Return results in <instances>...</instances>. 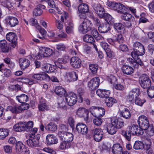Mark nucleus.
<instances>
[{"label": "nucleus", "mask_w": 154, "mask_h": 154, "mask_svg": "<svg viewBox=\"0 0 154 154\" xmlns=\"http://www.w3.org/2000/svg\"><path fill=\"white\" fill-rule=\"evenodd\" d=\"M134 51L131 52V55L132 57L137 58V57L143 55L145 53V49L143 45L138 42L134 43Z\"/></svg>", "instance_id": "1"}, {"label": "nucleus", "mask_w": 154, "mask_h": 154, "mask_svg": "<svg viewBox=\"0 0 154 154\" xmlns=\"http://www.w3.org/2000/svg\"><path fill=\"white\" fill-rule=\"evenodd\" d=\"M20 106L15 105L12 106H8L6 110L7 111H10L12 113H20L23 110L28 109L29 107V105L27 103H23Z\"/></svg>", "instance_id": "2"}, {"label": "nucleus", "mask_w": 154, "mask_h": 154, "mask_svg": "<svg viewBox=\"0 0 154 154\" xmlns=\"http://www.w3.org/2000/svg\"><path fill=\"white\" fill-rule=\"evenodd\" d=\"M92 24L91 21L87 18H85L83 23L79 26V30L82 33H85L91 29Z\"/></svg>", "instance_id": "3"}, {"label": "nucleus", "mask_w": 154, "mask_h": 154, "mask_svg": "<svg viewBox=\"0 0 154 154\" xmlns=\"http://www.w3.org/2000/svg\"><path fill=\"white\" fill-rule=\"evenodd\" d=\"M140 86L144 89H148L150 87L151 82L148 76L145 74L142 75L139 79Z\"/></svg>", "instance_id": "4"}, {"label": "nucleus", "mask_w": 154, "mask_h": 154, "mask_svg": "<svg viewBox=\"0 0 154 154\" xmlns=\"http://www.w3.org/2000/svg\"><path fill=\"white\" fill-rule=\"evenodd\" d=\"M58 135L61 140L71 143L73 139V135L71 133L64 131H59Z\"/></svg>", "instance_id": "5"}, {"label": "nucleus", "mask_w": 154, "mask_h": 154, "mask_svg": "<svg viewBox=\"0 0 154 154\" xmlns=\"http://www.w3.org/2000/svg\"><path fill=\"white\" fill-rule=\"evenodd\" d=\"M53 53V50L49 48L42 47L40 49L39 52L38 53V59L42 57H48L51 56Z\"/></svg>", "instance_id": "6"}, {"label": "nucleus", "mask_w": 154, "mask_h": 154, "mask_svg": "<svg viewBox=\"0 0 154 154\" xmlns=\"http://www.w3.org/2000/svg\"><path fill=\"white\" fill-rule=\"evenodd\" d=\"M6 38L7 40L11 43V46L14 48L17 45V37L16 34L13 32H10L6 35Z\"/></svg>", "instance_id": "7"}, {"label": "nucleus", "mask_w": 154, "mask_h": 154, "mask_svg": "<svg viewBox=\"0 0 154 154\" xmlns=\"http://www.w3.org/2000/svg\"><path fill=\"white\" fill-rule=\"evenodd\" d=\"M67 104L69 106H72L75 104L77 101L76 95L73 92L69 93L65 97Z\"/></svg>", "instance_id": "8"}, {"label": "nucleus", "mask_w": 154, "mask_h": 154, "mask_svg": "<svg viewBox=\"0 0 154 154\" xmlns=\"http://www.w3.org/2000/svg\"><path fill=\"white\" fill-rule=\"evenodd\" d=\"M100 80L98 77H95L88 82V87L91 91L96 89L99 86Z\"/></svg>", "instance_id": "9"}, {"label": "nucleus", "mask_w": 154, "mask_h": 154, "mask_svg": "<svg viewBox=\"0 0 154 154\" xmlns=\"http://www.w3.org/2000/svg\"><path fill=\"white\" fill-rule=\"evenodd\" d=\"M91 133L93 135L94 140L97 142L100 141L103 137V132L100 129H93L91 130Z\"/></svg>", "instance_id": "10"}, {"label": "nucleus", "mask_w": 154, "mask_h": 154, "mask_svg": "<svg viewBox=\"0 0 154 154\" xmlns=\"http://www.w3.org/2000/svg\"><path fill=\"white\" fill-rule=\"evenodd\" d=\"M89 8L87 4L85 3H82L79 4L78 7L77 13L80 18H82V14H85L88 12Z\"/></svg>", "instance_id": "11"}, {"label": "nucleus", "mask_w": 154, "mask_h": 154, "mask_svg": "<svg viewBox=\"0 0 154 154\" xmlns=\"http://www.w3.org/2000/svg\"><path fill=\"white\" fill-rule=\"evenodd\" d=\"M130 131L133 135H139L143 134V131L140 126L133 125L129 128Z\"/></svg>", "instance_id": "12"}, {"label": "nucleus", "mask_w": 154, "mask_h": 154, "mask_svg": "<svg viewBox=\"0 0 154 154\" xmlns=\"http://www.w3.org/2000/svg\"><path fill=\"white\" fill-rule=\"evenodd\" d=\"M94 9L95 13L100 18H103L106 13L104 8L99 4L95 5Z\"/></svg>", "instance_id": "13"}, {"label": "nucleus", "mask_w": 154, "mask_h": 154, "mask_svg": "<svg viewBox=\"0 0 154 154\" xmlns=\"http://www.w3.org/2000/svg\"><path fill=\"white\" fill-rule=\"evenodd\" d=\"M134 60L131 58H128L127 59V61L132 64L135 68H137L139 65L141 66H144V64L141 60L137 57V58L133 57Z\"/></svg>", "instance_id": "14"}, {"label": "nucleus", "mask_w": 154, "mask_h": 154, "mask_svg": "<svg viewBox=\"0 0 154 154\" xmlns=\"http://www.w3.org/2000/svg\"><path fill=\"white\" fill-rule=\"evenodd\" d=\"M65 78L67 81L70 82L75 81L78 79V74L75 72H66Z\"/></svg>", "instance_id": "15"}, {"label": "nucleus", "mask_w": 154, "mask_h": 154, "mask_svg": "<svg viewBox=\"0 0 154 154\" xmlns=\"http://www.w3.org/2000/svg\"><path fill=\"white\" fill-rule=\"evenodd\" d=\"M70 63L72 67L79 68L81 67V60L78 57H73L70 59Z\"/></svg>", "instance_id": "16"}, {"label": "nucleus", "mask_w": 154, "mask_h": 154, "mask_svg": "<svg viewBox=\"0 0 154 154\" xmlns=\"http://www.w3.org/2000/svg\"><path fill=\"white\" fill-rule=\"evenodd\" d=\"M76 129L78 133L85 134L88 132V129L86 125L84 124L79 123L76 125Z\"/></svg>", "instance_id": "17"}, {"label": "nucleus", "mask_w": 154, "mask_h": 154, "mask_svg": "<svg viewBox=\"0 0 154 154\" xmlns=\"http://www.w3.org/2000/svg\"><path fill=\"white\" fill-rule=\"evenodd\" d=\"M6 23L8 25L11 27L15 26L18 23V19L16 17H7L5 19Z\"/></svg>", "instance_id": "18"}, {"label": "nucleus", "mask_w": 154, "mask_h": 154, "mask_svg": "<svg viewBox=\"0 0 154 154\" xmlns=\"http://www.w3.org/2000/svg\"><path fill=\"white\" fill-rule=\"evenodd\" d=\"M147 142L145 143L144 149L147 154H154V148L152 146V142L150 139H147Z\"/></svg>", "instance_id": "19"}, {"label": "nucleus", "mask_w": 154, "mask_h": 154, "mask_svg": "<svg viewBox=\"0 0 154 154\" xmlns=\"http://www.w3.org/2000/svg\"><path fill=\"white\" fill-rule=\"evenodd\" d=\"M100 45L101 47L105 51L107 57H111L112 56V51L110 46L106 42H101Z\"/></svg>", "instance_id": "20"}, {"label": "nucleus", "mask_w": 154, "mask_h": 154, "mask_svg": "<svg viewBox=\"0 0 154 154\" xmlns=\"http://www.w3.org/2000/svg\"><path fill=\"white\" fill-rule=\"evenodd\" d=\"M113 154H123V149L120 145L119 143L114 144L112 148Z\"/></svg>", "instance_id": "21"}, {"label": "nucleus", "mask_w": 154, "mask_h": 154, "mask_svg": "<svg viewBox=\"0 0 154 154\" xmlns=\"http://www.w3.org/2000/svg\"><path fill=\"white\" fill-rule=\"evenodd\" d=\"M46 140L48 145H51L57 144L58 140L54 135L49 134L46 136Z\"/></svg>", "instance_id": "22"}, {"label": "nucleus", "mask_w": 154, "mask_h": 154, "mask_svg": "<svg viewBox=\"0 0 154 154\" xmlns=\"http://www.w3.org/2000/svg\"><path fill=\"white\" fill-rule=\"evenodd\" d=\"M96 93L100 97L106 99L109 97L110 92L109 90L98 89L97 90Z\"/></svg>", "instance_id": "23"}, {"label": "nucleus", "mask_w": 154, "mask_h": 154, "mask_svg": "<svg viewBox=\"0 0 154 154\" xmlns=\"http://www.w3.org/2000/svg\"><path fill=\"white\" fill-rule=\"evenodd\" d=\"M106 130L109 134L111 135L115 134L117 129L112 122L111 123H107L106 125Z\"/></svg>", "instance_id": "24"}, {"label": "nucleus", "mask_w": 154, "mask_h": 154, "mask_svg": "<svg viewBox=\"0 0 154 154\" xmlns=\"http://www.w3.org/2000/svg\"><path fill=\"white\" fill-rule=\"evenodd\" d=\"M89 111L87 109L83 107L79 108L76 112L77 115L80 117L86 116L87 119L88 117Z\"/></svg>", "instance_id": "25"}, {"label": "nucleus", "mask_w": 154, "mask_h": 154, "mask_svg": "<svg viewBox=\"0 0 154 154\" xmlns=\"http://www.w3.org/2000/svg\"><path fill=\"white\" fill-rule=\"evenodd\" d=\"M122 72L125 74L130 75L134 72V69L131 66L129 65H124L121 68Z\"/></svg>", "instance_id": "26"}, {"label": "nucleus", "mask_w": 154, "mask_h": 154, "mask_svg": "<svg viewBox=\"0 0 154 154\" xmlns=\"http://www.w3.org/2000/svg\"><path fill=\"white\" fill-rule=\"evenodd\" d=\"M124 5L120 3H118L114 2H110L108 3V6L113 8L114 10L117 11L118 12L123 7Z\"/></svg>", "instance_id": "27"}, {"label": "nucleus", "mask_w": 154, "mask_h": 154, "mask_svg": "<svg viewBox=\"0 0 154 154\" xmlns=\"http://www.w3.org/2000/svg\"><path fill=\"white\" fill-rule=\"evenodd\" d=\"M32 78L33 79L38 80H42L45 78H50L49 76L47 74L45 73H38L34 74Z\"/></svg>", "instance_id": "28"}, {"label": "nucleus", "mask_w": 154, "mask_h": 154, "mask_svg": "<svg viewBox=\"0 0 154 154\" xmlns=\"http://www.w3.org/2000/svg\"><path fill=\"white\" fill-rule=\"evenodd\" d=\"M0 48L3 52L7 53L8 52L9 48L6 40H3L0 41Z\"/></svg>", "instance_id": "29"}, {"label": "nucleus", "mask_w": 154, "mask_h": 154, "mask_svg": "<svg viewBox=\"0 0 154 154\" xmlns=\"http://www.w3.org/2000/svg\"><path fill=\"white\" fill-rule=\"evenodd\" d=\"M43 70L47 73L54 72L55 70V66L49 64H44L42 65Z\"/></svg>", "instance_id": "30"}, {"label": "nucleus", "mask_w": 154, "mask_h": 154, "mask_svg": "<svg viewBox=\"0 0 154 154\" xmlns=\"http://www.w3.org/2000/svg\"><path fill=\"white\" fill-rule=\"evenodd\" d=\"M112 122L117 129L121 128L123 127L124 125V122L121 118L115 119Z\"/></svg>", "instance_id": "31"}, {"label": "nucleus", "mask_w": 154, "mask_h": 154, "mask_svg": "<svg viewBox=\"0 0 154 154\" xmlns=\"http://www.w3.org/2000/svg\"><path fill=\"white\" fill-rule=\"evenodd\" d=\"M30 64L29 61L26 59H21L20 60V65L21 69L24 70L29 66Z\"/></svg>", "instance_id": "32"}, {"label": "nucleus", "mask_w": 154, "mask_h": 154, "mask_svg": "<svg viewBox=\"0 0 154 154\" xmlns=\"http://www.w3.org/2000/svg\"><path fill=\"white\" fill-rule=\"evenodd\" d=\"M99 31L102 33L107 32L110 30L109 25L106 23L101 24L98 27Z\"/></svg>", "instance_id": "33"}, {"label": "nucleus", "mask_w": 154, "mask_h": 154, "mask_svg": "<svg viewBox=\"0 0 154 154\" xmlns=\"http://www.w3.org/2000/svg\"><path fill=\"white\" fill-rule=\"evenodd\" d=\"M120 115L123 118L127 119H129L131 117V114L130 110L127 108H125L123 110L119 112Z\"/></svg>", "instance_id": "34"}, {"label": "nucleus", "mask_w": 154, "mask_h": 154, "mask_svg": "<svg viewBox=\"0 0 154 154\" xmlns=\"http://www.w3.org/2000/svg\"><path fill=\"white\" fill-rule=\"evenodd\" d=\"M40 103L38 106L39 110L43 111L49 109L48 106L46 104L45 100L42 98L40 100Z\"/></svg>", "instance_id": "35"}, {"label": "nucleus", "mask_w": 154, "mask_h": 154, "mask_svg": "<svg viewBox=\"0 0 154 154\" xmlns=\"http://www.w3.org/2000/svg\"><path fill=\"white\" fill-rule=\"evenodd\" d=\"M26 142L28 145L29 147L33 148L39 146V141L38 140H36L35 139H28Z\"/></svg>", "instance_id": "36"}, {"label": "nucleus", "mask_w": 154, "mask_h": 154, "mask_svg": "<svg viewBox=\"0 0 154 154\" xmlns=\"http://www.w3.org/2000/svg\"><path fill=\"white\" fill-rule=\"evenodd\" d=\"M54 92L56 94L60 97L64 95L66 93L65 89L60 86L55 88Z\"/></svg>", "instance_id": "37"}, {"label": "nucleus", "mask_w": 154, "mask_h": 154, "mask_svg": "<svg viewBox=\"0 0 154 154\" xmlns=\"http://www.w3.org/2000/svg\"><path fill=\"white\" fill-rule=\"evenodd\" d=\"M25 124L22 123L17 124L14 126V130L16 131L20 132L25 131Z\"/></svg>", "instance_id": "38"}, {"label": "nucleus", "mask_w": 154, "mask_h": 154, "mask_svg": "<svg viewBox=\"0 0 154 154\" xmlns=\"http://www.w3.org/2000/svg\"><path fill=\"white\" fill-rule=\"evenodd\" d=\"M105 103L106 105L109 107H111L114 103H117V100L114 98L109 97L105 100Z\"/></svg>", "instance_id": "39"}, {"label": "nucleus", "mask_w": 154, "mask_h": 154, "mask_svg": "<svg viewBox=\"0 0 154 154\" xmlns=\"http://www.w3.org/2000/svg\"><path fill=\"white\" fill-rule=\"evenodd\" d=\"M16 98L18 101L21 103H25L29 99L28 96L24 94L17 96Z\"/></svg>", "instance_id": "40"}, {"label": "nucleus", "mask_w": 154, "mask_h": 154, "mask_svg": "<svg viewBox=\"0 0 154 154\" xmlns=\"http://www.w3.org/2000/svg\"><path fill=\"white\" fill-rule=\"evenodd\" d=\"M25 146L20 141L17 142L16 145V150L18 154H20L21 152L22 151L24 148Z\"/></svg>", "instance_id": "41"}, {"label": "nucleus", "mask_w": 154, "mask_h": 154, "mask_svg": "<svg viewBox=\"0 0 154 154\" xmlns=\"http://www.w3.org/2000/svg\"><path fill=\"white\" fill-rule=\"evenodd\" d=\"M71 145V143H68L65 140H63L60 143L59 148L60 149L63 150L69 148Z\"/></svg>", "instance_id": "42"}, {"label": "nucleus", "mask_w": 154, "mask_h": 154, "mask_svg": "<svg viewBox=\"0 0 154 154\" xmlns=\"http://www.w3.org/2000/svg\"><path fill=\"white\" fill-rule=\"evenodd\" d=\"M122 19L126 21H133L134 20V17L128 13L123 14L121 16Z\"/></svg>", "instance_id": "43"}, {"label": "nucleus", "mask_w": 154, "mask_h": 154, "mask_svg": "<svg viewBox=\"0 0 154 154\" xmlns=\"http://www.w3.org/2000/svg\"><path fill=\"white\" fill-rule=\"evenodd\" d=\"M46 129H48L49 131H55L57 129V126L55 123L53 122L50 123L47 126L45 127Z\"/></svg>", "instance_id": "44"}, {"label": "nucleus", "mask_w": 154, "mask_h": 154, "mask_svg": "<svg viewBox=\"0 0 154 154\" xmlns=\"http://www.w3.org/2000/svg\"><path fill=\"white\" fill-rule=\"evenodd\" d=\"M103 16V18L109 24H112L114 23L113 18L109 14L106 13Z\"/></svg>", "instance_id": "45"}, {"label": "nucleus", "mask_w": 154, "mask_h": 154, "mask_svg": "<svg viewBox=\"0 0 154 154\" xmlns=\"http://www.w3.org/2000/svg\"><path fill=\"white\" fill-rule=\"evenodd\" d=\"M9 131L8 129H0V139H4L8 134Z\"/></svg>", "instance_id": "46"}, {"label": "nucleus", "mask_w": 154, "mask_h": 154, "mask_svg": "<svg viewBox=\"0 0 154 154\" xmlns=\"http://www.w3.org/2000/svg\"><path fill=\"white\" fill-rule=\"evenodd\" d=\"M58 105V108L65 110L66 109L67 106H66V103L63 99L60 98L59 99Z\"/></svg>", "instance_id": "47"}, {"label": "nucleus", "mask_w": 154, "mask_h": 154, "mask_svg": "<svg viewBox=\"0 0 154 154\" xmlns=\"http://www.w3.org/2000/svg\"><path fill=\"white\" fill-rule=\"evenodd\" d=\"M83 40L84 42L89 43L94 42L95 40L92 35L88 34H86L83 38Z\"/></svg>", "instance_id": "48"}, {"label": "nucleus", "mask_w": 154, "mask_h": 154, "mask_svg": "<svg viewBox=\"0 0 154 154\" xmlns=\"http://www.w3.org/2000/svg\"><path fill=\"white\" fill-rule=\"evenodd\" d=\"M145 146H144L143 143L140 141H136L134 143L133 146L134 148L136 150L140 149H142L143 147L144 148Z\"/></svg>", "instance_id": "49"}, {"label": "nucleus", "mask_w": 154, "mask_h": 154, "mask_svg": "<svg viewBox=\"0 0 154 154\" xmlns=\"http://www.w3.org/2000/svg\"><path fill=\"white\" fill-rule=\"evenodd\" d=\"M91 34L96 40H102V39H103V37L99 34L97 30L95 29H93L92 30Z\"/></svg>", "instance_id": "50"}, {"label": "nucleus", "mask_w": 154, "mask_h": 154, "mask_svg": "<svg viewBox=\"0 0 154 154\" xmlns=\"http://www.w3.org/2000/svg\"><path fill=\"white\" fill-rule=\"evenodd\" d=\"M98 68L97 64H90L89 65V69L93 74H95L97 73Z\"/></svg>", "instance_id": "51"}, {"label": "nucleus", "mask_w": 154, "mask_h": 154, "mask_svg": "<svg viewBox=\"0 0 154 154\" xmlns=\"http://www.w3.org/2000/svg\"><path fill=\"white\" fill-rule=\"evenodd\" d=\"M131 96L137 98L140 94V90L138 88H134L130 91L129 93Z\"/></svg>", "instance_id": "52"}, {"label": "nucleus", "mask_w": 154, "mask_h": 154, "mask_svg": "<svg viewBox=\"0 0 154 154\" xmlns=\"http://www.w3.org/2000/svg\"><path fill=\"white\" fill-rule=\"evenodd\" d=\"M139 125L143 131H146L151 125H149L148 121H145V122H144L142 123L139 124Z\"/></svg>", "instance_id": "53"}, {"label": "nucleus", "mask_w": 154, "mask_h": 154, "mask_svg": "<svg viewBox=\"0 0 154 154\" xmlns=\"http://www.w3.org/2000/svg\"><path fill=\"white\" fill-rule=\"evenodd\" d=\"M146 131L145 132L148 135L152 136L154 135V127L152 125L150 126Z\"/></svg>", "instance_id": "54"}, {"label": "nucleus", "mask_w": 154, "mask_h": 154, "mask_svg": "<svg viewBox=\"0 0 154 154\" xmlns=\"http://www.w3.org/2000/svg\"><path fill=\"white\" fill-rule=\"evenodd\" d=\"M148 96L151 98L154 97V87H150L147 89Z\"/></svg>", "instance_id": "55"}, {"label": "nucleus", "mask_w": 154, "mask_h": 154, "mask_svg": "<svg viewBox=\"0 0 154 154\" xmlns=\"http://www.w3.org/2000/svg\"><path fill=\"white\" fill-rule=\"evenodd\" d=\"M131 132L128 131H122L121 134L128 141H130L131 140Z\"/></svg>", "instance_id": "56"}, {"label": "nucleus", "mask_w": 154, "mask_h": 154, "mask_svg": "<svg viewBox=\"0 0 154 154\" xmlns=\"http://www.w3.org/2000/svg\"><path fill=\"white\" fill-rule=\"evenodd\" d=\"M26 125L25 131L27 132L29 131L32 129L33 125V123L32 121H29L28 122Z\"/></svg>", "instance_id": "57"}, {"label": "nucleus", "mask_w": 154, "mask_h": 154, "mask_svg": "<svg viewBox=\"0 0 154 154\" xmlns=\"http://www.w3.org/2000/svg\"><path fill=\"white\" fill-rule=\"evenodd\" d=\"M42 13V9H40L37 6L33 11V14L34 16H37L40 15Z\"/></svg>", "instance_id": "58"}, {"label": "nucleus", "mask_w": 154, "mask_h": 154, "mask_svg": "<svg viewBox=\"0 0 154 154\" xmlns=\"http://www.w3.org/2000/svg\"><path fill=\"white\" fill-rule=\"evenodd\" d=\"M145 102V100L142 99L139 97L136 98L135 100V104L140 106H142Z\"/></svg>", "instance_id": "59"}, {"label": "nucleus", "mask_w": 154, "mask_h": 154, "mask_svg": "<svg viewBox=\"0 0 154 154\" xmlns=\"http://www.w3.org/2000/svg\"><path fill=\"white\" fill-rule=\"evenodd\" d=\"M23 79L25 81V82L28 83L29 85H32L33 84H35L37 82V81L32 79H29L26 78H23Z\"/></svg>", "instance_id": "60"}, {"label": "nucleus", "mask_w": 154, "mask_h": 154, "mask_svg": "<svg viewBox=\"0 0 154 154\" xmlns=\"http://www.w3.org/2000/svg\"><path fill=\"white\" fill-rule=\"evenodd\" d=\"M140 18L139 22L143 23H146L148 20L145 17V14L144 13H142L140 15Z\"/></svg>", "instance_id": "61"}, {"label": "nucleus", "mask_w": 154, "mask_h": 154, "mask_svg": "<svg viewBox=\"0 0 154 154\" xmlns=\"http://www.w3.org/2000/svg\"><path fill=\"white\" fill-rule=\"evenodd\" d=\"M114 27L117 30H121L123 29L124 26L121 23H116L114 24Z\"/></svg>", "instance_id": "62"}, {"label": "nucleus", "mask_w": 154, "mask_h": 154, "mask_svg": "<svg viewBox=\"0 0 154 154\" xmlns=\"http://www.w3.org/2000/svg\"><path fill=\"white\" fill-rule=\"evenodd\" d=\"M93 122L95 125H99L102 123V120L100 118L97 117L94 119Z\"/></svg>", "instance_id": "63"}, {"label": "nucleus", "mask_w": 154, "mask_h": 154, "mask_svg": "<svg viewBox=\"0 0 154 154\" xmlns=\"http://www.w3.org/2000/svg\"><path fill=\"white\" fill-rule=\"evenodd\" d=\"M148 121L146 117L144 115L141 116L139 117L138 119V124L142 123L145 121Z\"/></svg>", "instance_id": "64"}]
</instances>
